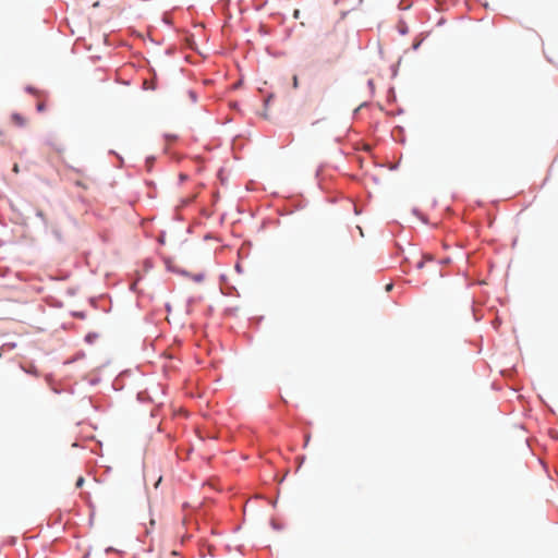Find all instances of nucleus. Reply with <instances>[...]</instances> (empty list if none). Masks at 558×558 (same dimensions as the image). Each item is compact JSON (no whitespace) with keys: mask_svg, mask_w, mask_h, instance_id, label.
Segmentation results:
<instances>
[{"mask_svg":"<svg viewBox=\"0 0 558 558\" xmlns=\"http://www.w3.org/2000/svg\"><path fill=\"white\" fill-rule=\"evenodd\" d=\"M84 483V478L83 477H80L77 481H76V487H81Z\"/></svg>","mask_w":558,"mask_h":558,"instance_id":"4","label":"nucleus"},{"mask_svg":"<svg viewBox=\"0 0 558 558\" xmlns=\"http://www.w3.org/2000/svg\"><path fill=\"white\" fill-rule=\"evenodd\" d=\"M37 110H38L39 112H44V111L46 110V104H45V101H39V102L37 104Z\"/></svg>","mask_w":558,"mask_h":558,"instance_id":"2","label":"nucleus"},{"mask_svg":"<svg viewBox=\"0 0 558 558\" xmlns=\"http://www.w3.org/2000/svg\"><path fill=\"white\" fill-rule=\"evenodd\" d=\"M293 87H294V88H298V87H299V80H298V76H296V75H294V76H293Z\"/></svg>","mask_w":558,"mask_h":558,"instance_id":"3","label":"nucleus"},{"mask_svg":"<svg viewBox=\"0 0 558 558\" xmlns=\"http://www.w3.org/2000/svg\"><path fill=\"white\" fill-rule=\"evenodd\" d=\"M391 289H392V284L391 283L386 286V291H390Z\"/></svg>","mask_w":558,"mask_h":558,"instance_id":"7","label":"nucleus"},{"mask_svg":"<svg viewBox=\"0 0 558 558\" xmlns=\"http://www.w3.org/2000/svg\"><path fill=\"white\" fill-rule=\"evenodd\" d=\"M423 265H424V260L422 259V260H420V262L417 263V268H422V267H423Z\"/></svg>","mask_w":558,"mask_h":558,"instance_id":"6","label":"nucleus"},{"mask_svg":"<svg viewBox=\"0 0 558 558\" xmlns=\"http://www.w3.org/2000/svg\"><path fill=\"white\" fill-rule=\"evenodd\" d=\"M13 172H15V173H19V172H20V168H19V165H17V163H15V165L13 166Z\"/></svg>","mask_w":558,"mask_h":558,"instance_id":"5","label":"nucleus"},{"mask_svg":"<svg viewBox=\"0 0 558 558\" xmlns=\"http://www.w3.org/2000/svg\"><path fill=\"white\" fill-rule=\"evenodd\" d=\"M11 120L17 126H24L26 124V119L20 113H13Z\"/></svg>","mask_w":558,"mask_h":558,"instance_id":"1","label":"nucleus"}]
</instances>
